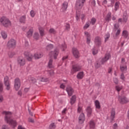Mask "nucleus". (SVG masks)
I'll return each instance as SVG.
<instances>
[{"label":"nucleus","instance_id":"25","mask_svg":"<svg viewBox=\"0 0 129 129\" xmlns=\"http://www.w3.org/2000/svg\"><path fill=\"white\" fill-rule=\"evenodd\" d=\"M111 13L108 12L105 18V20L107 22H109V21H110L111 20Z\"/></svg>","mask_w":129,"mask_h":129},{"label":"nucleus","instance_id":"21","mask_svg":"<svg viewBox=\"0 0 129 129\" xmlns=\"http://www.w3.org/2000/svg\"><path fill=\"white\" fill-rule=\"evenodd\" d=\"M84 77V72H80L77 75V78L78 79H83Z\"/></svg>","mask_w":129,"mask_h":129},{"label":"nucleus","instance_id":"60","mask_svg":"<svg viewBox=\"0 0 129 129\" xmlns=\"http://www.w3.org/2000/svg\"><path fill=\"white\" fill-rule=\"evenodd\" d=\"M120 78L121 79H122V80H123V79H124V75H123V74L122 73L121 74Z\"/></svg>","mask_w":129,"mask_h":129},{"label":"nucleus","instance_id":"31","mask_svg":"<svg viewBox=\"0 0 129 129\" xmlns=\"http://www.w3.org/2000/svg\"><path fill=\"white\" fill-rule=\"evenodd\" d=\"M118 9H119V2H117L115 3V6H114V11L115 12H116V11H117V10H118Z\"/></svg>","mask_w":129,"mask_h":129},{"label":"nucleus","instance_id":"41","mask_svg":"<svg viewBox=\"0 0 129 129\" xmlns=\"http://www.w3.org/2000/svg\"><path fill=\"white\" fill-rule=\"evenodd\" d=\"M49 32L50 34H55L57 33L56 32V30H55V29H54V28L50 29Z\"/></svg>","mask_w":129,"mask_h":129},{"label":"nucleus","instance_id":"43","mask_svg":"<svg viewBox=\"0 0 129 129\" xmlns=\"http://www.w3.org/2000/svg\"><path fill=\"white\" fill-rule=\"evenodd\" d=\"M90 26V24H89V22H86V24L84 26V30H86L88 28H89Z\"/></svg>","mask_w":129,"mask_h":129},{"label":"nucleus","instance_id":"22","mask_svg":"<svg viewBox=\"0 0 129 129\" xmlns=\"http://www.w3.org/2000/svg\"><path fill=\"white\" fill-rule=\"evenodd\" d=\"M76 95H73L72 96L71 100H70V103L71 104V105H73V104H74V103H75V102H76Z\"/></svg>","mask_w":129,"mask_h":129},{"label":"nucleus","instance_id":"62","mask_svg":"<svg viewBox=\"0 0 129 129\" xmlns=\"http://www.w3.org/2000/svg\"><path fill=\"white\" fill-rule=\"evenodd\" d=\"M18 129H25V127H23V126L20 125L18 127Z\"/></svg>","mask_w":129,"mask_h":129},{"label":"nucleus","instance_id":"28","mask_svg":"<svg viewBox=\"0 0 129 129\" xmlns=\"http://www.w3.org/2000/svg\"><path fill=\"white\" fill-rule=\"evenodd\" d=\"M122 36L124 38V39H127L128 37V32L126 30H124L122 31Z\"/></svg>","mask_w":129,"mask_h":129},{"label":"nucleus","instance_id":"1","mask_svg":"<svg viewBox=\"0 0 129 129\" xmlns=\"http://www.w3.org/2000/svg\"><path fill=\"white\" fill-rule=\"evenodd\" d=\"M3 114H5V121L9 124V125H12L14 127L17 126V121L12 119V113L11 112L3 111Z\"/></svg>","mask_w":129,"mask_h":129},{"label":"nucleus","instance_id":"61","mask_svg":"<svg viewBox=\"0 0 129 129\" xmlns=\"http://www.w3.org/2000/svg\"><path fill=\"white\" fill-rule=\"evenodd\" d=\"M28 120H29V122H32V123L34 122V119H33V118H29L28 119Z\"/></svg>","mask_w":129,"mask_h":129},{"label":"nucleus","instance_id":"30","mask_svg":"<svg viewBox=\"0 0 129 129\" xmlns=\"http://www.w3.org/2000/svg\"><path fill=\"white\" fill-rule=\"evenodd\" d=\"M20 22L23 24L26 23V15L23 16L20 18Z\"/></svg>","mask_w":129,"mask_h":129},{"label":"nucleus","instance_id":"16","mask_svg":"<svg viewBox=\"0 0 129 129\" xmlns=\"http://www.w3.org/2000/svg\"><path fill=\"white\" fill-rule=\"evenodd\" d=\"M85 121V115L84 113H81L79 116V123L80 124H82Z\"/></svg>","mask_w":129,"mask_h":129},{"label":"nucleus","instance_id":"10","mask_svg":"<svg viewBox=\"0 0 129 129\" xmlns=\"http://www.w3.org/2000/svg\"><path fill=\"white\" fill-rule=\"evenodd\" d=\"M17 62L20 67L22 66H25V65H26V59H25L24 57H19L17 59Z\"/></svg>","mask_w":129,"mask_h":129},{"label":"nucleus","instance_id":"8","mask_svg":"<svg viewBox=\"0 0 129 129\" xmlns=\"http://www.w3.org/2000/svg\"><path fill=\"white\" fill-rule=\"evenodd\" d=\"M118 100L121 104H124L128 102V100L124 96H118Z\"/></svg>","mask_w":129,"mask_h":129},{"label":"nucleus","instance_id":"20","mask_svg":"<svg viewBox=\"0 0 129 129\" xmlns=\"http://www.w3.org/2000/svg\"><path fill=\"white\" fill-rule=\"evenodd\" d=\"M115 117V110L112 109L111 111L110 118L112 120L111 121H113L114 120V118Z\"/></svg>","mask_w":129,"mask_h":129},{"label":"nucleus","instance_id":"57","mask_svg":"<svg viewBox=\"0 0 129 129\" xmlns=\"http://www.w3.org/2000/svg\"><path fill=\"white\" fill-rule=\"evenodd\" d=\"M60 88H61V89H65V85H64V84H61L60 86Z\"/></svg>","mask_w":129,"mask_h":129},{"label":"nucleus","instance_id":"33","mask_svg":"<svg viewBox=\"0 0 129 129\" xmlns=\"http://www.w3.org/2000/svg\"><path fill=\"white\" fill-rule=\"evenodd\" d=\"M33 31L32 30V29H30L29 31L27 33V36L28 37V38H31V36L33 35Z\"/></svg>","mask_w":129,"mask_h":129},{"label":"nucleus","instance_id":"39","mask_svg":"<svg viewBox=\"0 0 129 129\" xmlns=\"http://www.w3.org/2000/svg\"><path fill=\"white\" fill-rule=\"evenodd\" d=\"M122 22L123 23H124V24H125V23H126V22H127V17L126 16V15H123V18H122Z\"/></svg>","mask_w":129,"mask_h":129},{"label":"nucleus","instance_id":"23","mask_svg":"<svg viewBox=\"0 0 129 129\" xmlns=\"http://www.w3.org/2000/svg\"><path fill=\"white\" fill-rule=\"evenodd\" d=\"M38 29L40 34V36L41 37L45 36V29H44V28L40 27H39Z\"/></svg>","mask_w":129,"mask_h":129},{"label":"nucleus","instance_id":"3","mask_svg":"<svg viewBox=\"0 0 129 129\" xmlns=\"http://www.w3.org/2000/svg\"><path fill=\"white\" fill-rule=\"evenodd\" d=\"M0 23L4 26L5 28H9L12 26V22L11 20H9L8 18L3 16L0 19Z\"/></svg>","mask_w":129,"mask_h":129},{"label":"nucleus","instance_id":"5","mask_svg":"<svg viewBox=\"0 0 129 129\" xmlns=\"http://www.w3.org/2000/svg\"><path fill=\"white\" fill-rule=\"evenodd\" d=\"M81 69H82L81 66L78 64H73L72 66V68L71 70V74L73 75V74H75V73H76V72H78L79 71H80Z\"/></svg>","mask_w":129,"mask_h":129},{"label":"nucleus","instance_id":"9","mask_svg":"<svg viewBox=\"0 0 129 129\" xmlns=\"http://www.w3.org/2000/svg\"><path fill=\"white\" fill-rule=\"evenodd\" d=\"M14 87L16 91H18L21 87V80L17 78L14 80Z\"/></svg>","mask_w":129,"mask_h":129},{"label":"nucleus","instance_id":"49","mask_svg":"<svg viewBox=\"0 0 129 129\" xmlns=\"http://www.w3.org/2000/svg\"><path fill=\"white\" fill-rule=\"evenodd\" d=\"M82 110V107H80V106L78 105V110H77L78 113H80L81 112Z\"/></svg>","mask_w":129,"mask_h":129},{"label":"nucleus","instance_id":"4","mask_svg":"<svg viewBox=\"0 0 129 129\" xmlns=\"http://www.w3.org/2000/svg\"><path fill=\"white\" fill-rule=\"evenodd\" d=\"M86 3V0H78L76 4V10H81L84 7V4Z\"/></svg>","mask_w":129,"mask_h":129},{"label":"nucleus","instance_id":"54","mask_svg":"<svg viewBox=\"0 0 129 129\" xmlns=\"http://www.w3.org/2000/svg\"><path fill=\"white\" fill-rule=\"evenodd\" d=\"M98 52L97 50H95V49H93L92 53L94 55H96V54Z\"/></svg>","mask_w":129,"mask_h":129},{"label":"nucleus","instance_id":"50","mask_svg":"<svg viewBox=\"0 0 129 129\" xmlns=\"http://www.w3.org/2000/svg\"><path fill=\"white\" fill-rule=\"evenodd\" d=\"M2 129H10V127L7 125H3L2 126Z\"/></svg>","mask_w":129,"mask_h":129},{"label":"nucleus","instance_id":"6","mask_svg":"<svg viewBox=\"0 0 129 129\" xmlns=\"http://www.w3.org/2000/svg\"><path fill=\"white\" fill-rule=\"evenodd\" d=\"M17 45V41L14 39H11L8 41L7 43V47L11 49V48H16V45Z\"/></svg>","mask_w":129,"mask_h":129},{"label":"nucleus","instance_id":"34","mask_svg":"<svg viewBox=\"0 0 129 129\" xmlns=\"http://www.w3.org/2000/svg\"><path fill=\"white\" fill-rule=\"evenodd\" d=\"M54 48V45L53 44H49L46 46V50L47 51H50V50H52Z\"/></svg>","mask_w":129,"mask_h":129},{"label":"nucleus","instance_id":"32","mask_svg":"<svg viewBox=\"0 0 129 129\" xmlns=\"http://www.w3.org/2000/svg\"><path fill=\"white\" fill-rule=\"evenodd\" d=\"M1 35L3 39H7L8 38V34L6 33V32L2 31L1 32Z\"/></svg>","mask_w":129,"mask_h":129},{"label":"nucleus","instance_id":"18","mask_svg":"<svg viewBox=\"0 0 129 129\" xmlns=\"http://www.w3.org/2000/svg\"><path fill=\"white\" fill-rule=\"evenodd\" d=\"M86 110L87 112V116H88V117H90L92 114V108H91V107L90 106H88Z\"/></svg>","mask_w":129,"mask_h":129},{"label":"nucleus","instance_id":"13","mask_svg":"<svg viewBox=\"0 0 129 129\" xmlns=\"http://www.w3.org/2000/svg\"><path fill=\"white\" fill-rule=\"evenodd\" d=\"M24 55L28 61H32V60H33V54L30 52L25 51L24 52Z\"/></svg>","mask_w":129,"mask_h":129},{"label":"nucleus","instance_id":"14","mask_svg":"<svg viewBox=\"0 0 129 129\" xmlns=\"http://www.w3.org/2000/svg\"><path fill=\"white\" fill-rule=\"evenodd\" d=\"M72 52L75 57L78 59V58L80 57V53H79V51H78V49H77V48L75 47L73 48Z\"/></svg>","mask_w":129,"mask_h":129},{"label":"nucleus","instance_id":"37","mask_svg":"<svg viewBox=\"0 0 129 129\" xmlns=\"http://www.w3.org/2000/svg\"><path fill=\"white\" fill-rule=\"evenodd\" d=\"M56 128V125H55V123H51L49 126V129H55Z\"/></svg>","mask_w":129,"mask_h":129},{"label":"nucleus","instance_id":"52","mask_svg":"<svg viewBox=\"0 0 129 129\" xmlns=\"http://www.w3.org/2000/svg\"><path fill=\"white\" fill-rule=\"evenodd\" d=\"M119 34H120V29H117V32L115 34L116 37H117V36H119Z\"/></svg>","mask_w":129,"mask_h":129},{"label":"nucleus","instance_id":"35","mask_svg":"<svg viewBox=\"0 0 129 129\" xmlns=\"http://www.w3.org/2000/svg\"><path fill=\"white\" fill-rule=\"evenodd\" d=\"M33 38L35 40H39V38H40V35H39V33L37 32H35L34 34Z\"/></svg>","mask_w":129,"mask_h":129},{"label":"nucleus","instance_id":"7","mask_svg":"<svg viewBox=\"0 0 129 129\" xmlns=\"http://www.w3.org/2000/svg\"><path fill=\"white\" fill-rule=\"evenodd\" d=\"M4 85L6 87L7 90L11 89V83H10V78L8 76L4 77Z\"/></svg>","mask_w":129,"mask_h":129},{"label":"nucleus","instance_id":"46","mask_svg":"<svg viewBox=\"0 0 129 129\" xmlns=\"http://www.w3.org/2000/svg\"><path fill=\"white\" fill-rule=\"evenodd\" d=\"M114 28L115 29V30L116 31V30H117V29H118L119 28V23H117L115 24L114 25Z\"/></svg>","mask_w":129,"mask_h":129},{"label":"nucleus","instance_id":"11","mask_svg":"<svg viewBox=\"0 0 129 129\" xmlns=\"http://www.w3.org/2000/svg\"><path fill=\"white\" fill-rule=\"evenodd\" d=\"M102 39L100 36H96L94 39V43L96 46L99 47L101 46Z\"/></svg>","mask_w":129,"mask_h":129},{"label":"nucleus","instance_id":"15","mask_svg":"<svg viewBox=\"0 0 129 129\" xmlns=\"http://www.w3.org/2000/svg\"><path fill=\"white\" fill-rule=\"evenodd\" d=\"M59 54V49H55L53 51H51L49 53L50 56H53L54 59H57V57Z\"/></svg>","mask_w":129,"mask_h":129},{"label":"nucleus","instance_id":"19","mask_svg":"<svg viewBox=\"0 0 129 129\" xmlns=\"http://www.w3.org/2000/svg\"><path fill=\"white\" fill-rule=\"evenodd\" d=\"M67 8H68V3L64 2L62 5V12H66V10H67Z\"/></svg>","mask_w":129,"mask_h":129},{"label":"nucleus","instance_id":"44","mask_svg":"<svg viewBox=\"0 0 129 129\" xmlns=\"http://www.w3.org/2000/svg\"><path fill=\"white\" fill-rule=\"evenodd\" d=\"M95 23H96V19L94 18H92L91 20V24L93 25L95 24Z\"/></svg>","mask_w":129,"mask_h":129},{"label":"nucleus","instance_id":"47","mask_svg":"<svg viewBox=\"0 0 129 129\" xmlns=\"http://www.w3.org/2000/svg\"><path fill=\"white\" fill-rule=\"evenodd\" d=\"M120 69L121 71H122V72H124V71H126V66L120 67Z\"/></svg>","mask_w":129,"mask_h":129},{"label":"nucleus","instance_id":"38","mask_svg":"<svg viewBox=\"0 0 129 129\" xmlns=\"http://www.w3.org/2000/svg\"><path fill=\"white\" fill-rule=\"evenodd\" d=\"M4 91V84L2 82H0V93H2Z\"/></svg>","mask_w":129,"mask_h":129},{"label":"nucleus","instance_id":"24","mask_svg":"<svg viewBox=\"0 0 129 129\" xmlns=\"http://www.w3.org/2000/svg\"><path fill=\"white\" fill-rule=\"evenodd\" d=\"M34 57L35 59H40L43 57V53H36L34 55Z\"/></svg>","mask_w":129,"mask_h":129},{"label":"nucleus","instance_id":"12","mask_svg":"<svg viewBox=\"0 0 129 129\" xmlns=\"http://www.w3.org/2000/svg\"><path fill=\"white\" fill-rule=\"evenodd\" d=\"M66 91L68 92L69 96H72L74 93V89L70 86H68L66 88Z\"/></svg>","mask_w":129,"mask_h":129},{"label":"nucleus","instance_id":"63","mask_svg":"<svg viewBox=\"0 0 129 129\" xmlns=\"http://www.w3.org/2000/svg\"><path fill=\"white\" fill-rule=\"evenodd\" d=\"M22 94H23V93L21 91H19L18 92V95H20V96H21Z\"/></svg>","mask_w":129,"mask_h":129},{"label":"nucleus","instance_id":"53","mask_svg":"<svg viewBox=\"0 0 129 129\" xmlns=\"http://www.w3.org/2000/svg\"><path fill=\"white\" fill-rule=\"evenodd\" d=\"M113 81L115 84H118V80H117L116 78H114Z\"/></svg>","mask_w":129,"mask_h":129},{"label":"nucleus","instance_id":"17","mask_svg":"<svg viewBox=\"0 0 129 129\" xmlns=\"http://www.w3.org/2000/svg\"><path fill=\"white\" fill-rule=\"evenodd\" d=\"M86 38H87V44L89 45L90 44L91 38H90V33L87 31H85L84 33Z\"/></svg>","mask_w":129,"mask_h":129},{"label":"nucleus","instance_id":"64","mask_svg":"<svg viewBox=\"0 0 129 129\" xmlns=\"http://www.w3.org/2000/svg\"><path fill=\"white\" fill-rule=\"evenodd\" d=\"M92 5L94 7L95 6V0H93L92 1Z\"/></svg>","mask_w":129,"mask_h":129},{"label":"nucleus","instance_id":"59","mask_svg":"<svg viewBox=\"0 0 129 129\" xmlns=\"http://www.w3.org/2000/svg\"><path fill=\"white\" fill-rule=\"evenodd\" d=\"M67 111V108H64V109L62 111V114H66Z\"/></svg>","mask_w":129,"mask_h":129},{"label":"nucleus","instance_id":"26","mask_svg":"<svg viewBox=\"0 0 129 129\" xmlns=\"http://www.w3.org/2000/svg\"><path fill=\"white\" fill-rule=\"evenodd\" d=\"M95 105L97 109H100L101 106H100V102H99V101L96 100L95 101Z\"/></svg>","mask_w":129,"mask_h":129},{"label":"nucleus","instance_id":"40","mask_svg":"<svg viewBox=\"0 0 129 129\" xmlns=\"http://www.w3.org/2000/svg\"><path fill=\"white\" fill-rule=\"evenodd\" d=\"M115 89L118 92H119L122 89V86H116Z\"/></svg>","mask_w":129,"mask_h":129},{"label":"nucleus","instance_id":"29","mask_svg":"<svg viewBox=\"0 0 129 129\" xmlns=\"http://www.w3.org/2000/svg\"><path fill=\"white\" fill-rule=\"evenodd\" d=\"M48 68H49L50 69L51 68H54V66H53V59H49L48 63Z\"/></svg>","mask_w":129,"mask_h":129},{"label":"nucleus","instance_id":"48","mask_svg":"<svg viewBox=\"0 0 129 129\" xmlns=\"http://www.w3.org/2000/svg\"><path fill=\"white\" fill-rule=\"evenodd\" d=\"M81 19L82 22H84V21H85V17H86L85 14H82L81 15Z\"/></svg>","mask_w":129,"mask_h":129},{"label":"nucleus","instance_id":"51","mask_svg":"<svg viewBox=\"0 0 129 129\" xmlns=\"http://www.w3.org/2000/svg\"><path fill=\"white\" fill-rule=\"evenodd\" d=\"M30 15H31V17H35V15H36V14L35 13V12H34L33 10H32L30 12Z\"/></svg>","mask_w":129,"mask_h":129},{"label":"nucleus","instance_id":"55","mask_svg":"<svg viewBox=\"0 0 129 129\" xmlns=\"http://www.w3.org/2000/svg\"><path fill=\"white\" fill-rule=\"evenodd\" d=\"M48 72L50 74V75H54V71L51 70V71H48Z\"/></svg>","mask_w":129,"mask_h":129},{"label":"nucleus","instance_id":"58","mask_svg":"<svg viewBox=\"0 0 129 129\" xmlns=\"http://www.w3.org/2000/svg\"><path fill=\"white\" fill-rule=\"evenodd\" d=\"M80 15L79 14H76V20L77 21H79L80 20V18H79V17H80Z\"/></svg>","mask_w":129,"mask_h":129},{"label":"nucleus","instance_id":"27","mask_svg":"<svg viewBox=\"0 0 129 129\" xmlns=\"http://www.w3.org/2000/svg\"><path fill=\"white\" fill-rule=\"evenodd\" d=\"M90 128L91 129H94L95 127V123L93 120H91L89 122Z\"/></svg>","mask_w":129,"mask_h":129},{"label":"nucleus","instance_id":"56","mask_svg":"<svg viewBox=\"0 0 129 129\" xmlns=\"http://www.w3.org/2000/svg\"><path fill=\"white\" fill-rule=\"evenodd\" d=\"M61 47H62V49H63V51H64L65 49H66V48H67L66 44H62V45H61Z\"/></svg>","mask_w":129,"mask_h":129},{"label":"nucleus","instance_id":"42","mask_svg":"<svg viewBox=\"0 0 129 129\" xmlns=\"http://www.w3.org/2000/svg\"><path fill=\"white\" fill-rule=\"evenodd\" d=\"M109 37H110V35L109 33H107L105 36V42H106V41H108V39H109Z\"/></svg>","mask_w":129,"mask_h":129},{"label":"nucleus","instance_id":"2","mask_svg":"<svg viewBox=\"0 0 129 129\" xmlns=\"http://www.w3.org/2000/svg\"><path fill=\"white\" fill-rule=\"evenodd\" d=\"M111 58V55L110 53H106L105 56L103 57L100 61L98 60L95 63V67L96 69H98L101 67V65H104V63H106L107 61H108L109 59Z\"/></svg>","mask_w":129,"mask_h":129},{"label":"nucleus","instance_id":"36","mask_svg":"<svg viewBox=\"0 0 129 129\" xmlns=\"http://www.w3.org/2000/svg\"><path fill=\"white\" fill-rule=\"evenodd\" d=\"M16 55V52L10 51L8 53V56L10 58H13Z\"/></svg>","mask_w":129,"mask_h":129},{"label":"nucleus","instance_id":"45","mask_svg":"<svg viewBox=\"0 0 129 129\" xmlns=\"http://www.w3.org/2000/svg\"><path fill=\"white\" fill-rule=\"evenodd\" d=\"M66 30L67 31L70 30V24H69V23H66Z\"/></svg>","mask_w":129,"mask_h":129}]
</instances>
